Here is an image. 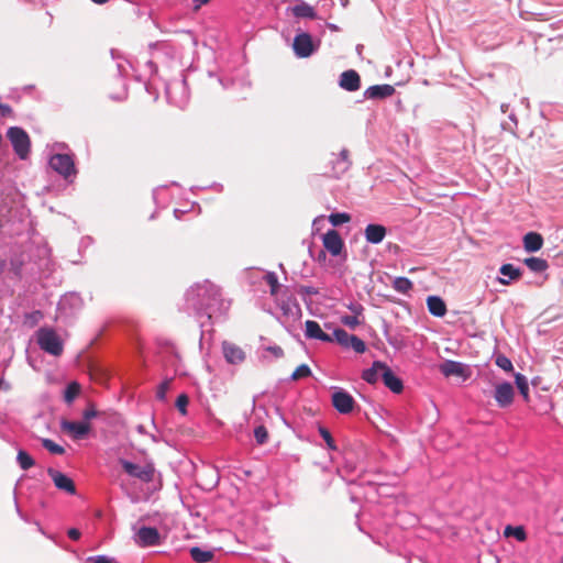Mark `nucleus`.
Returning <instances> with one entry per match:
<instances>
[{
    "label": "nucleus",
    "mask_w": 563,
    "mask_h": 563,
    "mask_svg": "<svg viewBox=\"0 0 563 563\" xmlns=\"http://www.w3.org/2000/svg\"><path fill=\"white\" fill-rule=\"evenodd\" d=\"M36 342L41 350L53 356H59L63 354L64 343L60 336L52 328H40L36 331Z\"/></svg>",
    "instance_id": "f257e3e1"
},
{
    "label": "nucleus",
    "mask_w": 563,
    "mask_h": 563,
    "mask_svg": "<svg viewBox=\"0 0 563 563\" xmlns=\"http://www.w3.org/2000/svg\"><path fill=\"white\" fill-rule=\"evenodd\" d=\"M7 137L12 144L14 153L20 159H26L31 150V140L29 134L19 126H12L7 132Z\"/></svg>",
    "instance_id": "f03ea898"
},
{
    "label": "nucleus",
    "mask_w": 563,
    "mask_h": 563,
    "mask_svg": "<svg viewBox=\"0 0 563 563\" xmlns=\"http://www.w3.org/2000/svg\"><path fill=\"white\" fill-rule=\"evenodd\" d=\"M120 464L126 474L143 483H150L154 479L155 468L153 464L141 466L126 460H120Z\"/></svg>",
    "instance_id": "7ed1b4c3"
},
{
    "label": "nucleus",
    "mask_w": 563,
    "mask_h": 563,
    "mask_svg": "<svg viewBox=\"0 0 563 563\" xmlns=\"http://www.w3.org/2000/svg\"><path fill=\"white\" fill-rule=\"evenodd\" d=\"M49 166L56 173L62 175L65 179L75 176L77 170L75 168L74 159L68 154H55L49 159Z\"/></svg>",
    "instance_id": "20e7f679"
},
{
    "label": "nucleus",
    "mask_w": 563,
    "mask_h": 563,
    "mask_svg": "<svg viewBox=\"0 0 563 563\" xmlns=\"http://www.w3.org/2000/svg\"><path fill=\"white\" fill-rule=\"evenodd\" d=\"M134 542L141 548L156 547L162 543V537L154 527H141L134 537Z\"/></svg>",
    "instance_id": "39448f33"
},
{
    "label": "nucleus",
    "mask_w": 563,
    "mask_h": 563,
    "mask_svg": "<svg viewBox=\"0 0 563 563\" xmlns=\"http://www.w3.org/2000/svg\"><path fill=\"white\" fill-rule=\"evenodd\" d=\"M60 429L66 434L70 435L74 440H80L87 437L91 430V424L87 421H68L60 422Z\"/></svg>",
    "instance_id": "423d86ee"
},
{
    "label": "nucleus",
    "mask_w": 563,
    "mask_h": 563,
    "mask_svg": "<svg viewBox=\"0 0 563 563\" xmlns=\"http://www.w3.org/2000/svg\"><path fill=\"white\" fill-rule=\"evenodd\" d=\"M332 406L342 415L353 411L355 406L354 398L345 390H336L332 394Z\"/></svg>",
    "instance_id": "0eeeda50"
},
{
    "label": "nucleus",
    "mask_w": 563,
    "mask_h": 563,
    "mask_svg": "<svg viewBox=\"0 0 563 563\" xmlns=\"http://www.w3.org/2000/svg\"><path fill=\"white\" fill-rule=\"evenodd\" d=\"M324 249L332 255L338 256L341 254L344 242L335 230H329L322 238Z\"/></svg>",
    "instance_id": "6e6552de"
},
{
    "label": "nucleus",
    "mask_w": 563,
    "mask_h": 563,
    "mask_svg": "<svg viewBox=\"0 0 563 563\" xmlns=\"http://www.w3.org/2000/svg\"><path fill=\"white\" fill-rule=\"evenodd\" d=\"M331 163H332V172L325 173L324 175L327 177L339 178L351 166L350 152L346 148H343L340 152V154Z\"/></svg>",
    "instance_id": "1a4fd4ad"
},
{
    "label": "nucleus",
    "mask_w": 563,
    "mask_h": 563,
    "mask_svg": "<svg viewBox=\"0 0 563 563\" xmlns=\"http://www.w3.org/2000/svg\"><path fill=\"white\" fill-rule=\"evenodd\" d=\"M295 54L298 57L306 58L313 53L312 38L308 33L296 35L292 44Z\"/></svg>",
    "instance_id": "9d476101"
},
{
    "label": "nucleus",
    "mask_w": 563,
    "mask_h": 563,
    "mask_svg": "<svg viewBox=\"0 0 563 563\" xmlns=\"http://www.w3.org/2000/svg\"><path fill=\"white\" fill-rule=\"evenodd\" d=\"M47 473L58 489L64 490L70 495L76 494V486L70 477L54 468H48Z\"/></svg>",
    "instance_id": "9b49d317"
},
{
    "label": "nucleus",
    "mask_w": 563,
    "mask_h": 563,
    "mask_svg": "<svg viewBox=\"0 0 563 563\" xmlns=\"http://www.w3.org/2000/svg\"><path fill=\"white\" fill-rule=\"evenodd\" d=\"M222 352L225 361L230 364L238 365L244 362V351L232 342L224 341L222 343Z\"/></svg>",
    "instance_id": "f8f14e48"
},
{
    "label": "nucleus",
    "mask_w": 563,
    "mask_h": 563,
    "mask_svg": "<svg viewBox=\"0 0 563 563\" xmlns=\"http://www.w3.org/2000/svg\"><path fill=\"white\" fill-rule=\"evenodd\" d=\"M515 391L510 383H503L495 388V400L499 407H509L514 401Z\"/></svg>",
    "instance_id": "ddd939ff"
},
{
    "label": "nucleus",
    "mask_w": 563,
    "mask_h": 563,
    "mask_svg": "<svg viewBox=\"0 0 563 563\" xmlns=\"http://www.w3.org/2000/svg\"><path fill=\"white\" fill-rule=\"evenodd\" d=\"M339 86L346 91H356L361 87V77L354 69H349L340 75Z\"/></svg>",
    "instance_id": "4468645a"
},
{
    "label": "nucleus",
    "mask_w": 563,
    "mask_h": 563,
    "mask_svg": "<svg viewBox=\"0 0 563 563\" xmlns=\"http://www.w3.org/2000/svg\"><path fill=\"white\" fill-rule=\"evenodd\" d=\"M394 93H395L394 86L384 84V85H375V86L368 87L364 91V97L366 99L378 100V99L388 98V97L393 96Z\"/></svg>",
    "instance_id": "2eb2a0df"
},
{
    "label": "nucleus",
    "mask_w": 563,
    "mask_h": 563,
    "mask_svg": "<svg viewBox=\"0 0 563 563\" xmlns=\"http://www.w3.org/2000/svg\"><path fill=\"white\" fill-rule=\"evenodd\" d=\"M305 328H306L305 334L308 339L320 340L323 342H332L333 341V338L330 334L323 332L317 321L307 320L305 323Z\"/></svg>",
    "instance_id": "dca6fc26"
},
{
    "label": "nucleus",
    "mask_w": 563,
    "mask_h": 563,
    "mask_svg": "<svg viewBox=\"0 0 563 563\" xmlns=\"http://www.w3.org/2000/svg\"><path fill=\"white\" fill-rule=\"evenodd\" d=\"M384 385L395 394H400L404 389L402 380L395 375L391 368L386 364L382 375Z\"/></svg>",
    "instance_id": "f3484780"
},
{
    "label": "nucleus",
    "mask_w": 563,
    "mask_h": 563,
    "mask_svg": "<svg viewBox=\"0 0 563 563\" xmlns=\"http://www.w3.org/2000/svg\"><path fill=\"white\" fill-rule=\"evenodd\" d=\"M387 230L382 224H368L365 228L364 234L368 243L378 244L386 236Z\"/></svg>",
    "instance_id": "a211bd4d"
},
{
    "label": "nucleus",
    "mask_w": 563,
    "mask_h": 563,
    "mask_svg": "<svg viewBox=\"0 0 563 563\" xmlns=\"http://www.w3.org/2000/svg\"><path fill=\"white\" fill-rule=\"evenodd\" d=\"M386 363L380 361H375L372 364L371 368L363 371L362 378L368 384L377 383L378 378H382L383 372L385 369Z\"/></svg>",
    "instance_id": "6ab92c4d"
},
{
    "label": "nucleus",
    "mask_w": 563,
    "mask_h": 563,
    "mask_svg": "<svg viewBox=\"0 0 563 563\" xmlns=\"http://www.w3.org/2000/svg\"><path fill=\"white\" fill-rule=\"evenodd\" d=\"M427 307L434 317H443L446 313V305L444 300L438 296H429L427 298Z\"/></svg>",
    "instance_id": "aec40b11"
},
{
    "label": "nucleus",
    "mask_w": 563,
    "mask_h": 563,
    "mask_svg": "<svg viewBox=\"0 0 563 563\" xmlns=\"http://www.w3.org/2000/svg\"><path fill=\"white\" fill-rule=\"evenodd\" d=\"M543 245V238L540 233L529 232L523 236V246L527 252H538Z\"/></svg>",
    "instance_id": "412c9836"
},
{
    "label": "nucleus",
    "mask_w": 563,
    "mask_h": 563,
    "mask_svg": "<svg viewBox=\"0 0 563 563\" xmlns=\"http://www.w3.org/2000/svg\"><path fill=\"white\" fill-rule=\"evenodd\" d=\"M464 365L462 363L455 361H446L440 366L441 373L449 376H463L464 375Z\"/></svg>",
    "instance_id": "4be33fe9"
},
{
    "label": "nucleus",
    "mask_w": 563,
    "mask_h": 563,
    "mask_svg": "<svg viewBox=\"0 0 563 563\" xmlns=\"http://www.w3.org/2000/svg\"><path fill=\"white\" fill-rule=\"evenodd\" d=\"M190 556L197 563H207L213 559L214 553L212 551H207L198 547H194L190 549Z\"/></svg>",
    "instance_id": "5701e85b"
},
{
    "label": "nucleus",
    "mask_w": 563,
    "mask_h": 563,
    "mask_svg": "<svg viewBox=\"0 0 563 563\" xmlns=\"http://www.w3.org/2000/svg\"><path fill=\"white\" fill-rule=\"evenodd\" d=\"M523 263L527 267L534 273H542L548 269L549 264L545 260L540 257H528L525 258Z\"/></svg>",
    "instance_id": "b1692460"
},
{
    "label": "nucleus",
    "mask_w": 563,
    "mask_h": 563,
    "mask_svg": "<svg viewBox=\"0 0 563 563\" xmlns=\"http://www.w3.org/2000/svg\"><path fill=\"white\" fill-rule=\"evenodd\" d=\"M291 10L296 18L313 19L316 16L314 9L306 2L296 4Z\"/></svg>",
    "instance_id": "393cba45"
},
{
    "label": "nucleus",
    "mask_w": 563,
    "mask_h": 563,
    "mask_svg": "<svg viewBox=\"0 0 563 563\" xmlns=\"http://www.w3.org/2000/svg\"><path fill=\"white\" fill-rule=\"evenodd\" d=\"M412 286V282L407 277H396L393 282V288L400 294H407Z\"/></svg>",
    "instance_id": "a878e982"
},
{
    "label": "nucleus",
    "mask_w": 563,
    "mask_h": 563,
    "mask_svg": "<svg viewBox=\"0 0 563 563\" xmlns=\"http://www.w3.org/2000/svg\"><path fill=\"white\" fill-rule=\"evenodd\" d=\"M515 380L519 393L522 395L526 401H529V384L528 379L525 375L517 373L515 375Z\"/></svg>",
    "instance_id": "bb28decb"
},
{
    "label": "nucleus",
    "mask_w": 563,
    "mask_h": 563,
    "mask_svg": "<svg viewBox=\"0 0 563 563\" xmlns=\"http://www.w3.org/2000/svg\"><path fill=\"white\" fill-rule=\"evenodd\" d=\"M499 272L503 276H507L511 280H518L522 275L521 271L515 267L512 264L501 265Z\"/></svg>",
    "instance_id": "cd10ccee"
},
{
    "label": "nucleus",
    "mask_w": 563,
    "mask_h": 563,
    "mask_svg": "<svg viewBox=\"0 0 563 563\" xmlns=\"http://www.w3.org/2000/svg\"><path fill=\"white\" fill-rule=\"evenodd\" d=\"M16 461L20 467L24 471L31 468L35 464L33 457L24 450H20L18 452Z\"/></svg>",
    "instance_id": "c85d7f7f"
},
{
    "label": "nucleus",
    "mask_w": 563,
    "mask_h": 563,
    "mask_svg": "<svg viewBox=\"0 0 563 563\" xmlns=\"http://www.w3.org/2000/svg\"><path fill=\"white\" fill-rule=\"evenodd\" d=\"M333 340H335L340 345L344 347H349V344L351 342V339L353 338V334H349L343 329H335L331 335Z\"/></svg>",
    "instance_id": "c756f323"
},
{
    "label": "nucleus",
    "mask_w": 563,
    "mask_h": 563,
    "mask_svg": "<svg viewBox=\"0 0 563 563\" xmlns=\"http://www.w3.org/2000/svg\"><path fill=\"white\" fill-rule=\"evenodd\" d=\"M80 394V385L77 382H71L67 385L65 394H64V400L67 404H70L74 401V399Z\"/></svg>",
    "instance_id": "7c9ffc66"
},
{
    "label": "nucleus",
    "mask_w": 563,
    "mask_h": 563,
    "mask_svg": "<svg viewBox=\"0 0 563 563\" xmlns=\"http://www.w3.org/2000/svg\"><path fill=\"white\" fill-rule=\"evenodd\" d=\"M351 221V216L346 212H338V213H331L329 216V222L333 227L341 225L343 223H347Z\"/></svg>",
    "instance_id": "2f4dec72"
},
{
    "label": "nucleus",
    "mask_w": 563,
    "mask_h": 563,
    "mask_svg": "<svg viewBox=\"0 0 563 563\" xmlns=\"http://www.w3.org/2000/svg\"><path fill=\"white\" fill-rule=\"evenodd\" d=\"M42 445L53 454L62 455L65 453V449L51 439H42Z\"/></svg>",
    "instance_id": "473e14b6"
},
{
    "label": "nucleus",
    "mask_w": 563,
    "mask_h": 563,
    "mask_svg": "<svg viewBox=\"0 0 563 563\" xmlns=\"http://www.w3.org/2000/svg\"><path fill=\"white\" fill-rule=\"evenodd\" d=\"M264 279L268 284V286L271 288V295L272 296H276V294L278 291V288H279V283H278L277 275L275 273H273V272H268L264 276Z\"/></svg>",
    "instance_id": "72a5a7b5"
},
{
    "label": "nucleus",
    "mask_w": 563,
    "mask_h": 563,
    "mask_svg": "<svg viewBox=\"0 0 563 563\" xmlns=\"http://www.w3.org/2000/svg\"><path fill=\"white\" fill-rule=\"evenodd\" d=\"M505 536H507V537L514 536L519 541H525L526 537H527L526 531L523 530L522 527H511V526L506 527Z\"/></svg>",
    "instance_id": "f704fd0d"
},
{
    "label": "nucleus",
    "mask_w": 563,
    "mask_h": 563,
    "mask_svg": "<svg viewBox=\"0 0 563 563\" xmlns=\"http://www.w3.org/2000/svg\"><path fill=\"white\" fill-rule=\"evenodd\" d=\"M311 375V371L308 365L301 364L299 365L291 374L292 380H299L301 378L309 377Z\"/></svg>",
    "instance_id": "c9c22d12"
},
{
    "label": "nucleus",
    "mask_w": 563,
    "mask_h": 563,
    "mask_svg": "<svg viewBox=\"0 0 563 563\" xmlns=\"http://www.w3.org/2000/svg\"><path fill=\"white\" fill-rule=\"evenodd\" d=\"M319 433L320 435L322 437V439L325 441L327 443V446L332 450V451H335L338 450V446L334 442V439L332 438L330 431L324 428V427H319Z\"/></svg>",
    "instance_id": "e433bc0d"
},
{
    "label": "nucleus",
    "mask_w": 563,
    "mask_h": 563,
    "mask_svg": "<svg viewBox=\"0 0 563 563\" xmlns=\"http://www.w3.org/2000/svg\"><path fill=\"white\" fill-rule=\"evenodd\" d=\"M173 378H166L163 383L159 384L156 391V397L159 400H165L167 391L170 389Z\"/></svg>",
    "instance_id": "4c0bfd02"
},
{
    "label": "nucleus",
    "mask_w": 563,
    "mask_h": 563,
    "mask_svg": "<svg viewBox=\"0 0 563 563\" xmlns=\"http://www.w3.org/2000/svg\"><path fill=\"white\" fill-rule=\"evenodd\" d=\"M495 363L498 367L506 372H511L514 369L511 361L505 355H497Z\"/></svg>",
    "instance_id": "58836bf2"
},
{
    "label": "nucleus",
    "mask_w": 563,
    "mask_h": 563,
    "mask_svg": "<svg viewBox=\"0 0 563 563\" xmlns=\"http://www.w3.org/2000/svg\"><path fill=\"white\" fill-rule=\"evenodd\" d=\"M254 437L257 444H264L268 440V431L264 426H258L254 430Z\"/></svg>",
    "instance_id": "ea45409f"
},
{
    "label": "nucleus",
    "mask_w": 563,
    "mask_h": 563,
    "mask_svg": "<svg viewBox=\"0 0 563 563\" xmlns=\"http://www.w3.org/2000/svg\"><path fill=\"white\" fill-rule=\"evenodd\" d=\"M349 347L353 349L356 353H364L366 350L365 342L354 334L351 339Z\"/></svg>",
    "instance_id": "a19ab883"
},
{
    "label": "nucleus",
    "mask_w": 563,
    "mask_h": 563,
    "mask_svg": "<svg viewBox=\"0 0 563 563\" xmlns=\"http://www.w3.org/2000/svg\"><path fill=\"white\" fill-rule=\"evenodd\" d=\"M189 398L186 394H181L177 397L176 407L183 413L186 415V408L188 406Z\"/></svg>",
    "instance_id": "79ce46f5"
},
{
    "label": "nucleus",
    "mask_w": 563,
    "mask_h": 563,
    "mask_svg": "<svg viewBox=\"0 0 563 563\" xmlns=\"http://www.w3.org/2000/svg\"><path fill=\"white\" fill-rule=\"evenodd\" d=\"M341 322L351 329L356 328L361 323L356 316H343L341 317Z\"/></svg>",
    "instance_id": "37998d69"
},
{
    "label": "nucleus",
    "mask_w": 563,
    "mask_h": 563,
    "mask_svg": "<svg viewBox=\"0 0 563 563\" xmlns=\"http://www.w3.org/2000/svg\"><path fill=\"white\" fill-rule=\"evenodd\" d=\"M98 416V411L96 410V407L93 404H90L82 412L84 421L89 422L90 419Z\"/></svg>",
    "instance_id": "c03bdc74"
},
{
    "label": "nucleus",
    "mask_w": 563,
    "mask_h": 563,
    "mask_svg": "<svg viewBox=\"0 0 563 563\" xmlns=\"http://www.w3.org/2000/svg\"><path fill=\"white\" fill-rule=\"evenodd\" d=\"M88 561L92 563H118L114 559H111L106 555H97L88 558Z\"/></svg>",
    "instance_id": "a18cd8bd"
},
{
    "label": "nucleus",
    "mask_w": 563,
    "mask_h": 563,
    "mask_svg": "<svg viewBox=\"0 0 563 563\" xmlns=\"http://www.w3.org/2000/svg\"><path fill=\"white\" fill-rule=\"evenodd\" d=\"M267 351L271 352L275 357L284 356V351L280 346H269Z\"/></svg>",
    "instance_id": "49530a36"
},
{
    "label": "nucleus",
    "mask_w": 563,
    "mask_h": 563,
    "mask_svg": "<svg viewBox=\"0 0 563 563\" xmlns=\"http://www.w3.org/2000/svg\"><path fill=\"white\" fill-rule=\"evenodd\" d=\"M67 534L71 540H75V541L79 540V538L81 536L80 531L76 528L68 529Z\"/></svg>",
    "instance_id": "de8ad7c7"
},
{
    "label": "nucleus",
    "mask_w": 563,
    "mask_h": 563,
    "mask_svg": "<svg viewBox=\"0 0 563 563\" xmlns=\"http://www.w3.org/2000/svg\"><path fill=\"white\" fill-rule=\"evenodd\" d=\"M349 309L354 313L353 316L358 317L363 312V307L360 303L350 305Z\"/></svg>",
    "instance_id": "09e8293b"
},
{
    "label": "nucleus",
    "mask_w": 563,
    "mask_h": 563,
    "mask_svg": "<svg viewBox=\"0 0 563 563\" xmlns=\"http://www.w3.org/2000/svg\"><path fill=\"white\" fill-rule=\"evenodd\" d=\"M210 0H194V10L197 11L201 8L202 4L208 3Z\"/></svg>",
    "instance_id": "8fccbe9b"
},
{
    "label": "nucleus",
    "mask_w": 563,
    "mask_h": 563,
    "mask_svg": "<svg viewBox=\"0 0 563 563\" xmlns=\"http://www.w3.org/2000/svg\"><path fill=\"white\" fill-rule=\"evenodd\" d=\"M43 317L41 311H34L30 314V318L33 319V322H37Z\"/></svg>",
    "instance_id": "3c124183"
},
{
    "label": "nucleus",
    "mask_w": 563,
    "mask_h": 563,
    "mask_svg": "<svg viewBox=\"0 0 563 563\" xmlns=\"http://www.w3.org/2000/svg\"><path fill=\"white\" fill-rule=\"evenodd\" d=\"M5 268V261L0 258V275L4 272Z\"/></svg>",
    "instance_id": "603ef678"
},
{
    "label": "nucleus",
    "mask_w": 563,
    "mask_h": 563,
    "mask_svg": "<svg viewBox=\"0 0 563 563\" xmlns=\"http://www.w3.org/2000/svg\"><path fill=\"white\" fill-rule=\"evenodd\" d=\"M91 1H92L93 3H96V4L101 5V4L107 3L109 0H91Z\"/></svg>",
    "instance_id": "864d4df0"
},
{
    "label": "nucleus",
    "mask_w": 563,
    "mask_h": 563,
    "mask_svg": "<svg viewBox=\"0 0 563 563\" xmlns=\"http://www.w3.org/2000/svg\"><path fill=\"white\" fill-rule=\"evenodd\" d=\"M498 283L501 285H509V280H507L505 278H498Z\"/></svg>",
    "instance_id": "5fc2aeb1"
}]
</instances>
